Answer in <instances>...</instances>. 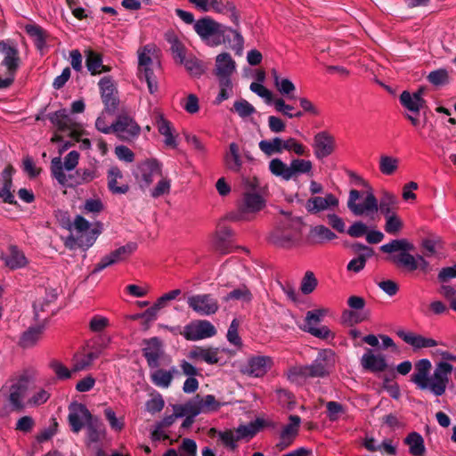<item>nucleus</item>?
Returning <instances> with one entry per match:
<instances>
[{
    "instance_id": "1",
    "label": "nucleus",
    "mask_w": 456,
    "mask_h": 456,
    "mask_svg": "<svg viewBox=\"0 0 456 456\" xmlns=\"http://www.w3.org/2000/svg\"><path fill=\"white\" fill-rule=\"evenodd\" d=\"M432 363L428 359H420L415 362L414 372L411 381L421 390H428L436 396L444 395L446 391L453 366L441 361L436 364L433 373L430 374Z\"/></svg>"
},
{
    "instance_id": "2",
    "label": "nucleus",
    "mask_w": 456,
    "mask_h": 456,
    "mask_svg": "<svg viewBox=\"0 0 456 456\" xmlns=\"http://www.w3.org/2000/svg\"><path fill=\"white\" fill-rule=\"evenodd\" d=\"M242 190L237 211L228 216V219L231 221H250L265 207L266 200L264 195V188L257 178H243Z\"/></svg>"
},
{
    "instance_id": "3",
    "label": "nucleus",
    "mask_w": 456,
    "mask_h": 456,
    "mask_svg": "<svg viewBox=\"0 0 456 456\" xmlns=\"http://www.w3.org/2000/svg\"><path fill=\"white\" fill-rule=\"evenodd\" d=\"M57 297L56 289L40 286L35 289L33 311L34 320L37 324L30 327V347L37 346L43 340L48 322L46 308L57 299Z\"/></svg>"
},
{
    "instance_id": "4",
    "label": "nucleus",
    "mask_w": 456,
    "mask_h": 456,
    "mask_svg": "<svg viewBox=\"0 0 456 456\" xmlns=\"http://www.w3.org/2000/svg\"><path fill=\"white\" fill-rule=\"evenodd\" d=\"M70 235L67 238L65 245L69 248H81L87 249L95 242L100 231L81 216H77L69 224Z\"/></svg>"
},
{
    "instance_id": "5",
    "label": "nucleus",
    "mask_w": 456,
    "mask_h": 456,
    "mask_svg": "<svg viewBox=\"0 0 456 456\" xmlns=\"http://www.w3.org/2000/svg\"><path fill=\"white\" fill-rule=\"evenodd\" d=\"M79 159V154L76 151H70L64 159V163L61 162L60 158H54L52 160V173L54 178L62 185H71L69 182L70 176L67 175L64 170H73Z\"/></svg>"
},
{
    "instance_id": "6",
    "label": "nucleus",
    "mask_w": 456,
    "mask_h": 456,
    "mask_svg": "<svg viewBox=\"0 0 456 456\" xmlns=\"http://www.w3.org/2000/svg\"><path fill=\"white\" fill-rule=\"evenodd\" d=\"M335 365V354L330 349H323L318 353L317 357L306 365L311 378H324L328 376Z\"/></svg>"
},
{
    "instance_id": "7",
    "label": "nucleus",
    "mask_w": 456,
    "mask_h": 456,
    "mask_svg": "<svg viewBox=\"0 0 456 456\" xmlns=\"http://www.w3.org/2000/svg\"><path fill=\"white\" fill-rule=\"evenodd\" d=\"M327 309H315L308 311L305 314L304 324L299 328L310 333L318 338H327L330 334V330L326 326H318L323 316L327 314Z\"/></svg>"
},
{
    "instance_id": "8",
    "label": "nucleus",
    "mask_w": 456,
    "mask_h": 456,
    "mask_svg": "<svg viewBox=\"0 0 456 456\" xmlns=\"http://www.w3.org/2000/svg\"><path fill=\"white\" fill-rule=\"evenodd\" d=\"M162 175V166L155 159H146L138 164L135 179L142 189L148 188L157 176Z\"/></svg>"
},
{
    "instance_id": "9",
    "label": "nucleus",
    "mask_w": 456,
    "mask_h": 456,
    "mask_svg": "<svg viewBox=\"0 0 456 456\" xmlns=\"http://www.w3.org/2000/svg\"><path fill=\"white\" fill-rule=\"evenodd\" d=\"M187 304L201 316L215 314L219 309L218 300L211 294H196L187 298Z\"/></svg>"
},
{
    "instance_id": "10",
    "label": "nucleus",
    "mask_w": 456,
    "mask_h": 456,
    "mask_svg": "<svg viewBox=\"0 0 456 456\" xmlns=\"http://www.w3.org/2000/svg\"><path fill=\"white\" fill-rule=\"evenodd\" d=\"M194 29L204 41H208L210 37H216L218 40L212 44L213 45H216L220 44V37L224 36L227 28L222 24L216 22L211 18L205 17L198 20L194 23Z\"/></svg>"
},
{
    "instance_id": "11",
    "label": "nucleus",
    "mask_w": 456,
    "mask_h": 456,
    "mask_svg": "<svg viewBox=\"0 0 456 456\" xmlns=\"http://www.w3.org/2000/svg\"><path fill=\"white\" fill-rule=\"evenodd\" d=\"M182 334L187 340L196 341L215 336L216 330L209 321L198 320L186 325Z\"/></svg>"
},
{
    "instance_id": "12",
    "label": "nucleus",
    "mask_w": 456,
    "mask_h": 456,
    "mask_svg": "<svg viewBox=\"0 0 456 456\" xmlns=\"http://www.w3.org/2000/svg\"><path fill=\"white\" fill-rule=\"evenodd\" d=\"M300 232L296 228H276L269 236V241L282 248H291L298 244Z\"/></svg>"
},
{
    "instance_id": "13",
    "label": "nucleus",
    "mask_w": 456,
    "mask_h": 456,
    "mask_svg": "<svg viewBox=\"0 0 456 456\" xmlns=\"http://www.w3.org/2000/svg\"><path fill=\"white\" fill-rule=\"evenodd\" d=\"M360 198V192L357 190H351L347 201L348 208L355 216L370 215L378 211L379 206L375 196L369 193L362 204H357L356 200Z\"/></svg>"
},
{
    "instance_id": "14",
    "label": "nucleus",
    "mask_w": 456,
    "mask_h": 456,
    "mask_svg": "<svg viewBox=\"0 0 456 456\" xmlns=\"http://www.w3.org/2000/svg\"><path fill=\"white\" fill-rule=\"evenodd\" d=\"M137 245L134 242H129L122 247H119L118 248L110 252L109 255L103 256L95 265L93 273H99L111 265L125 261L135 251Z\"/></svg>"
},
{
    "instance_id": "15",
    "label": "nucleus",
    "mask_w": 456,
    "mask_h": 456,
    "mask_svg": "<svg viewBox=\"0 0 456 456\" xmlns=\"http://www.w3.org/2000/svg\"><path fill=\"white\" fill-rule=\"evenodd\" d=\"M397 336L403 342L409 345L415 352L426 348L435 347L438 345H443L442 342H439L431 337H427L413 331L400 330L397 331Z\"/></svg>"
},
{
    "instance_id": "16",
    "label": "nucleus",
    "mask_w": 456,
    "mask_h": 456,
    "mask_svg": "<svg viewBox=\"0 0 456 456\" xmlns=\"http://www.w3.org/2000/svg\"><path fill=\"white\" fill-rule=\"evenodd\" d=\"M50 120L57 127L58 132L64 133L72 139H79L81 132L66 110L55 111L50 116Z\"/></svg>"
},
{
    "instance_id": "17",
    "label": "nucleus",
    "mask_w": 456,
    "mask_h": 456,
    "mask_svg": "<svg viewBox=\"0 0 456 456\" xmlns=\"http://www.w3.org/2000/svg\"><path fill=\"white\" fill-rule=\"evenodd\" d=\"M114 133L123 141H131L136 138L141 131L140 126L131 118L127 116H120L115 123H112Z\"/></svg>"
},
{
    "instance_id": "18",
    "label": "nucleus",
    "mask_w": 456,
    "mask_h": 456,
    "mask_svg": "<svg viewBox=\"0 0 456 456\" xmlns=\"http://www.w3.org/2000/svg\"><path fill=\"white\" fill-rule=\"evenodd\" d=\"M93 417L88 409L82 403H71L69 407L68 420L74 433H78Z\"/></svg>"
},
{
    "instance_id": "19",
    "label": "nucleus",
    "mask_w": 456,
    "mask_h": 456,
    "mask_svg": "<svg viewBox=\"0 0 456 456\" xmlns=\"http://www.w3.org/2000/svg\"><path fill=\"white\" fill-rule=\"evenodd\" d=\"M338 206V200L332 193H327L324 197L313 196L309 198L305 208L311 214L334 209Z\"/></svg>"
},
{
    "instance_id": "20",
    "label": "nucleus",
    "mask_w": 456,
    "mask_h": 456,
    "mask_svg": "<svg viewBox=\"0 0 456 456\" xmlns=\"http://www.w3.org/2000/svg\"><path fill=\"white\" fill-rule=\"evenodd\" d=\"M289 419V423L283 427L280 435V441L276 445L280 451L292 444L298 435L301 419L297 415H290Z\"/></svg>"
},
{
    "instance_id": "21",
    "label": "nucleus",
    "mask_w": 456,
    "mask_h": 456,
    "mask_svg": "<svg viewBox=\"0 0 456 456\" xmlns=\"http://www.w3.org/2000/svg\"><path fill=\"white\" fill-rule=\"evenodd\" d=\"M0 53L4 56L2 65L6 68L7 73L13 76L19 66L18 50L15 44L11 40L0 41Z\"/></svg>"
},
{
    "instance_id": "22",
    "label": "nucleus",
    "mask_w": 456,
    "mask_h": 456,
    "mask_svg": "<svg viewBox=\"0 0 456 456\" xmlns=\"http://www.w3.org/2000/svg\"><path fill=\"white\" fill-rule=\"evenodd\" d=\"M314 155L318 159L330 156L335 150V139L326 132H320L314 137Z\"/></svg>"
},
{
    "instance_id": "23",
    "label": "nucleus",
    "mask_w": 456,
    "mask_h": 456,
    "mask_svg": "<svg viewBox=\"0 0 456 456\" xmlns=\"http://www.w3.org/2000/svg\"><path fill=\"white\" fill-rule=\"evenodd\" d=\"M272 363V359L268 356H255L248 360L243 372L252 377H262L271 368Z\"/></svg>"
},
{
    "instance_id": "24",
    "label": "nucleus",
    "mask_w": 456,
    "mask_h": 456,
    "mask_svg": "<svg viewBox=\"0 0 456 456\" xmlns=\"http://www.w3.org/2000/svg\"><path fill=\"white\" fill-rule=\"evenodd\" d=\"M143 356L146 358L150 368H159V360L164 354L159 340L152 338L147 341V346L142 349Z\"/></svg>"
},
{
    "instance_id": "25",
    "label": "nucleus",
    "mask_w": 456,
    "mask_h": 456,
    "mask_svg": "<svg viewBox=\"0 0 456 456\" xmlns=\"http://www.w3.org/2000/svg\"><path fill=\"white\" fill-rule=\"evenodd\" d=\"M236 64L232 56L227 53H220L216 58L215 74L218 80L230 78L231 75L235 71Z\"/></svg>"
},
{
    "instance_id": "26",
    "label": "nucleus",
    "mask_w": 456,
    "mask_h": 456,
    "mask_svg": "<svg viewBox=\"0 0 456 456\" xmlns=\"http://www.w3.org/2000/svg\"><path fill=\"white\" fill-rule=\"evenodd\" d=\"M27 392L28 379L26 378H21L12 385L10 388L9 401L13 410L20 411L24 407L22 400L27 395Z\"/></svg>"
},
{
    "instance_id": "27",
    "label": "nucleus",
    "mask_w": 456,
    "mask_h": 456,
    "mask_svg": "<svg viewBox=\"0 0 456 456\" xmlns=\"http://www.w3.org/2000/svg\"><path fill=\"white\" fill-rule=\"evenodd\" d=\"M242 163L243 161L239 145L236 142H231L229 144L228 151L224 156V167L233 173H240L242 167Z\"/></svg>"
},
{
    "instance_id": "28",
    "label": "nucleus",
    "mask_w": 456,
    "mask_h": 456,
    "mask_svg": "<svg viewBox=\"0 0 456 456\" xmlns=\"http://www.w3.org/2000/svg\"><path fill=\"white\" fill-rule=\"evenodd\" d=\"M157 53V47L154 45H147L138 51V74L142 77V73L152 71V57Z\"/></svg>"
},
{
    "instance_id": "29",
    "label": "nucleus",
    "mask_w": 456,
    "mask_h": 456,
    "mask_svg": "<svg viewBox=\"0 0 456 456\" xmlns=\"http://www.w3.org/2000/svg\"><path fill=\"white\" fill-rule=\"evenodd\" d=\"M1 259L10 269L20 268L26 264L25 256L15 246H10L6 251L2 252Z\"/></svg>"
},
{
    "instance_id": "30",
    "label": "nucleus",
    "mask_w": 456,
    "mask_h": 456,
    "mask_svg": "<svg viewBox=\"0 0 456 456\" xmlns=\"http://www.w3.org/2000/svg\"><path fill=\"white\" fill-rule=\"evenodd\" d=\"M14 169L11 166H7L2 172L0 176V198L8 203H12L14 196L12 192V176Z\"/></svg>"
},
{
    "instance_id": "31",
    "label": "nucleus",
    "mask_w": 456,
    "mask_h": 456,
    "mask_svg": "<svg viewBox=\"0 0 456 456\" xmlns=\"http://www.w3.org/2000/svg\"><path fill=\"white\" fill-rule=\"evenodd\" d=\"M101 94L102 101L107 110H112L116 108L117 102L114 96L115 86L114 83L110 77H102L99 82Z\"/></svg>"
},
{
    "instance_id": "32",
    "label": "nucleus",
    "mask_w": 456,
    "mask_h": 456,
    "mask_svg": "<svg viewBox=\"0 0 456 456\" xmlns=\"http://www.w3.org/2000/svg\"><path fill=\"white\" fill-rule=\"evenodd\" d=\"M165 39L169 44L170 52L175 62L183 61L186 56L187 49L177 35L173 31H167L165 34Z\"/></svg>"
},
{
    "instance_id": "33",
    "label": "nucleus",
    "mask_w": 456,
    "mask_h": 456,
    "mask_svg": "<svg viewBox=\"0 0 456 456\" xmlns=\"http://www.w3.org/2000/svg\"><path fill=\"white\" fill-rule=\"evenodd\" d=\"M272 76L273 78V84L277 91L283 96H287L289 99H295V92L297 90L294 83L286 77H281L275 69H273Z\"/></svg>"
},
{
    "instance_id": "34",
    "label": "nucleus",
    "mask_w": 456,
    "mask_h": 456,
    "mask_svg": "<svg viewBox=\"0 0 456 456\" xmlns=\"http://www.w3.org/2000/svg\"><path fill=\"white\" fill-rule=\"evenodd\" d=\"M188 357L191 360L200 359L208 364H215L219 361L218 348L197 346L189 352Z\"/></svg>"
},
{
    "instance_id": "35",
    "label": "nucleus",
    "mask_w": 456,
    "mask_h": 456,
    "mask_svg": "<svg viewBox=\"0 0 456 456\" xmlns=\"http://www.w3.org/2000/svg\"><path fill=\"white\" fill-rule=\"evenodd\" d=\"M151 371V379L152 383L161 388H167L170 387L174 375L177 372V369L173 366L169 370L158 369Z\"/></svg>"
},
{
    "instance_id": "36",
    "label": "nucleus",
    "mask_w": 456,
    "mask_h": 456,
    "mask_svg": "<svg viewBox=\"0 0 456 456\" xmlns=\"http://www.w3.org/2000/svg\"><path fill=\"white\" fill-rule=\"evenodd\" d=\"M154 118L159 134L165 136L166 145L175 148L177 143L175 136L173 135L170 122L159 112L155 113Z\"/></svg>"
},
{
    "instance_id": "37",
    "label": "nucleus",
    "mask_w": 456,
    "mask_h": 456,
    "mask_svg": "<svg viewBox=\"0 0 456 456\" xmlns=\"http://www.w3.org/2000/svg\"><path fill=\"white\" fill-rule=\"evenodd\" d=\"M361 362L364 369L371 371H383L387 367L383 355L375 354L370 349L362 355Z\"/></svg>"
},
{
    "instance_id": "38",
    "label": "nucleus",
    "mask_w": 456,
    "mask_h": 456,
    "mask_svg": "<svg viewBox=\"0 0 456 456\" xmlns=\"http://www.w3.org/2000/svg\"><path fill=\"white\" fill-rule=\"evenodd\" d=\"M402 105L413 114H419V110L424 107L425 101L418 94H411L408 91H403L400 95Z\"/></svg>"
},
{
    "instance_id": "39",
    "label": "nucleus",
    "mask_w": 456,
    "mask_h": 456,
    "mask_svg": "<svg viewBox=\"0 0 456 456\" xmlns=\"http://www.w3.org/2000/svg\"><path fill=\"white\" fill-rule=\"evenodd\" d=\"M122 178V173L118 167H111L108 170L109 189L116 194H125L129 187L126 184L118 185V180Z\"/></svg>"
},
{
    "instance_id": "40",
    "label": "nucleus",
    "mask_w": 456,
    "mask_h": 456,
    "mask_svg": "<svg viewBox=\"0 0 456 456\" xmlns=\"http://www.w3.org/2000/svg\"><path fill=\"white\" fill-rule=\"evenodd\" d=\"M86 428L87 439L90 443H96L105 436V428L96 417L88 421Z\"/></svg>"
},
{
    "instance_id": "41",
    "label": "nucleus",
    "mask_w": 456,
    "mask_h": 456,
    "mask_svg": "<svg viewBox=\"0 0 456 456\" xmlns=\"http://www.w3.org/2000/svg\"><path fill=\"white\" fill-rule=\"evenodd\" d=\"M359 248L362 249L363 252L358 256L353 258L346 266L348 272L359 273L361 272L365 265L368 258L373 255V250L366 246L359 245Z\"/></svg>"
},
{
    "instance_id": "42",
    "label": "nucleus",
    "mask_w": 456,
    "mask_h": 456,
    "mask_svg": "<svg viewBox=\"0 0 456 456\" xmlns=\"http://www.w3.org/2000/svg\"><path fill=\"white\" fill-rule=\"evenodd\" d=\"M309 237L315 243H324L337 238L336 234L324 225H316L311 228Z\"/></svg>"
},
{
    "instance_id": "43",
    "label": "nucleus",
    "mask_w": 456,
    "mask_h": 456,
    "mask_svg": "<svg viewBox=\"0 0 456 456\" xmlns=\"http://www.w3.org/2000/svg\"><path fill=\"white\" fill-rule=\"evenodd\" d=\"M231 235L232 231L228 228H223L217 231L213 239V247L215 250L222 255L227 254L229 252L227 240Z\"/></svg>"
},
{
    "instance_id": "44",
    "label": "nucleus",
    "mask_w": 456,
    "mask_h": 456,
    "mask_svg": "<svg viewBox=\"0 0 456 456\" xmlns=\"http://www.w3.org/2000/svg\"><path fill=\"white\" fill-rule=\"evenodd\" d=\"M404 443L409 446L410 452L414 456H421L425 452L423 438L416 432L409 434L404 439Z\"/></svg>"
},
{
    "instance_id": "45",
    "label": "nucleus",
    "mask_w": 456,
    "mask_h": 456,
    "mask_svg": "<svg viewBox=\"0 0 456 456\" xmlns=\"http://www.w3.org/2000/svg\"><path fill=\"white\" fill-rule=\"evenodd\" d=\"M399 166V159L394 156L382 154L379 157V167L381 174L391 175L396 172Z\"/></svg>"
},
{
    "instance_id": "46",
    "label": "nucleus",
    "mask_w": 456,
    "mask_h": 456,
    "mask_svg": "<svg viewBox=\"0 0 456 456\" xmlns=\"http://www.w3.org/2000/svg\"><path fill=\"white\" fill-rule=\"evenodd\" d=\"M86 67L92 75L100 74L109 69L102 64L101 56L91 50L86 51Z\"/></svg>"
},
{
    "instance_id": "47",
    "label": "nucleus",
    "mask_w": 456,
    "mask_h": 456,
    "mask_svg": "<svg viewBox=\"0 0 456 456\" xmlns=\"http://www.w3.org/2000/svg\"><path fill=\"white\" fill-rule=\"evenodd\" d=\"M263 421L257 419L255 421H251L246 425L239 426L235 431L237 433V437L239 440L241 439H250L252 438L262 427Z\"/></svg>"
},
{
    "instance_id": "48",
    "label": "nucleus",
    "mask_w": 456,
    "mask_h": 456,
    "mask_svg": "<svg viewBox=\"0 0 456 456\" xmlns=\"http://www.w3.org/2000/svg\"><path fill=\"white\" fill-rule=\"evenodd\" d=\"M283 140L280 137H275L272 140H262L259 142L258 146L261 151L266 156H272L275 153H281L283 151Z\"/></svg>"
},
{
    "instance_id": "49",
    "label": "nucleus",
    "mask_w": 456,
    "mask_h": 456,
    "mask_svg": "<svg viewBox=\"0 0 456 456\" xmlns=\"http://www.w3.org/2000/svg\"><path fill=\"white\" fill-rule=\"evenodd\" d=\"M289 169L292 179L297 175L311 173L313 169V164L310 160L304 159H294L289 163Z\"/></svg>"
},
{
    "instance_id": "50",
    "label": "nucleus",
    "mask_w": 456,
    "mask_h": 456,
    "mask_svg": "<svg viewBox=\"0 0 456 456\" xmlns=\"http://www.w3.org/2000/svg\"><path fill=\"white\" fill-rule=\"evenodd\" d=\"M98 357L99 354L95 352H91L82 356H75L72 370L74 372H79L87 370Z\"/></svg>"
},
{
    "instance_id": "51",
    "label": "nucleus",
    "mask_w": 456,
    "mask_h": 456,
    "mask_svg": "<svg viewBox=\"0 0 456 456\" xmlns=\"http://www.w3.org/2000/svg\"><path fill=\"white\" fill-rule=\"evenodd\" d=\"M179 64H183L190 75L193 77H200L205 72L202 62L192 55L185 56L183 61H180Z\"/></svg>"
},
{
    "instance_id": "52",
    "label": "nucleus",
    "mask_w": 456,
    "mask_h": 456,
    "mask_svg": "<svg viewBox=\"0 0 456 456\" xmlns=\"http://www.w3.org/2000/svg\"><path fill=\"white\" fill-rule=\"evenodd\" d=\"M269 169L273 175L280 176L286 181L291 179L289 165H287L280 159H272L269 163Z\"/></svg>"
},
{
    "instance_id": "53",
    "label": "nucleus",
    "mask_w": 456,
    "mask_h": 456,
    "mask_svg": "<svg viewBox=\"0 0 456 456\" xmlns=\"http://www.w3.org/2000/svg\"><path fill=\"white\" fill-rule=\"evenodd\" d=\"M404 250L395 256H392V261L399 265L406 267L410 271H414L419 268L418 259L412 255Z\"/></svg>"
},
{
    "instance_id": "54",
    "label": "nucleus",
    "mask_w": 456,
    "mask_h": 456,
    "mask_svg": "<svg viewBox=\"0 0 456 456\" xmlns=\"http://www.w3.org/2000/svg\"><path fill=\"white\" fill-rule=\"evenodd\" d=\"M47 37L48 35L41 27L30 23V37H33L34 44L41 53L46 46L45 40Z\"/></svg>"
},
{
    "instance_id": "55",
    "label": "nucleus",
    "mask_w": 456,
    "mask_h": 456,
    "mask_svg": "<svg viewBox=\"0 0 456 456\" xmlns=\"http://www.w3.org/2000/svg\"><path fill=\"white\" fill-rule=\"evenodd\" d=\"M50 398V392L44 387H34L30 389V406L44 404Z\"/></svg>"
},
{
    "instance_id": "56",
    "label": "nucleus",
    "mask_w": 456,
    "mask_h": 456,
    "mask_svg": "<svg viewBox=\"0 0 456 456\" xmlns=\"http://www.w3.org/2000/svg\"><path fill=\"white\" fill-rule=\"evenodd\" d=\"M251 299L252 294L245 286L233 289L224 297V301L238 300L242 303H249Z\"/></svg>"
},
{
    "instance_id": "57",
    "label": "nucleus",
    "mask_w": 456,
    "mask_h": 456,
    "mask_svg": "<svg viewBox=\"0 0 456 456\" xmlns=\"http://www.w3.org/2000/svg\"><path fill=\"white\" fill-rule=\"evenodd\" d=\"M412 245L406 240H394L387 244L381 246L380 249L385 253H392L395 251H404L412 249Z\"/></svg>"
},
{
    "instance_id": "58",
    "label": "nucleus",
    "mask_w": 456,
    "mask_h": 456,
    "mask_svg": "<svg viewBox=\"0 0 456 456\" xmlns=\"http://www.w3.org/2000/svg\"><path fill=\"white\" fill-rule=\"evenodd\" d=\"M283 151H292L298 156H307L308 150L301 142H297L295 138L289 137L283 141Z\"/></svg>"
},
{
    "instance_id": "59",
    "label": "nucleus",
    "mask_w": 456,
    "mask_h": 456,
    "mask_svg": "<svg viewBox=\"0 0 456 456\" xmlns=\"http://www.w3.org/2000/svg\"><path fill=\"white\" fill-rule=\"evenodd\" d=\"M396 202V198L392 193L386 192L383 195L379 203V209L380 212L385 216V217L395 214L393 212V208Z\"/></svg>"
},
{
    "instance_id": "60",
    "label": "nucleus",
    "mask_w": 456,
    "mask_h": 456,
    "mask_svg": "<svg viewBox=\"0 0 456 456\" xmlns=\"http://www.w3.org/2000/svg\"><path fill=\"white\" fill-rule=\"evenodd\" d=\"M233 110L241 118H246L256 112L255 107L244 99L236 101Z\"/></svg>"
},
{
    "instance_id": "61",
    "label": "nucleus",
    "mask_w": 456,
    "mask_h": 456,
    "mask_svg": "<svg viewBox=\"0 0 456 456\" xmlns=\"http://www.w3.org/2000/svg\"><path fill=\"white\" fill-rule=\"evenodd\" d=\"M428 80L434 86H443L449 82V72L446 69H438L428 75Z\"/></svg>"
},
{
    "instance_id": "62",
    "label": "nucleus",
    "mask_w": 456,
    "mask_h": 456,
    "mask_svg": "<svg viewBox=\"0 0 456 456\" xmlns=\"http://www.w3.org/2000/svg\"><path fill=\"white\" fill-rule=\"evenodd\" d=\"M171 181L167 177H161L154 188L151 191V196L154 199L167 195L170 192Z\"/></svg>"
},
{
    "instance_id": "63",
    "label": "nucleus",
    "mask_w": 456,
    "mask_h": 456,
    "mask_svg": "<svg viewBox=\"0 0 456 456\" xmlns=\"http://www.w3.org/2000/svg\"><path fill=\"white\" fill-rule=\"evenodd\" d=\"M49 366L59 379H69L74 372L72 369H68L62 362L57 360L52 361Z\"/></svg>"
},
{
    "instance_id": "64",
    "label": "nucleus",
    "mask_w": 456,
    "mask_h": 456,
    "mask_svg": "<svg viewBox=\"0 0 456 456\" xmlns=\"http://www.w3.org/2000/svg\"><path fill=\"white\" fill-rule=\"evenodd\" d=\"M403 226V221L396 214L386 217L385 231L387 233L396 234L402 230Z\"/></svg>"
}]
</instances>
